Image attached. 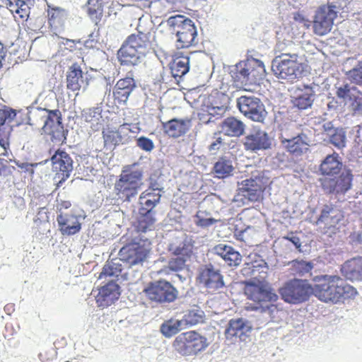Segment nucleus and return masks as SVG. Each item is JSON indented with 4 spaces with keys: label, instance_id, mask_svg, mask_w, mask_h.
Wrapping results in <instances>:
<instances>
[{
    "label": "nucleus",
    "instance_id": "09e8293b",
    "mask_svg": "<svg viewBox=\"0 0 362 362\" xmlns=\"http://www.w3.org/2000/svg\"><path fill=\"white\" fill-rule=\"evenodd\" d=\"M313 267V264L310 262L297 259L291 262V270L295 275L303 276L310 272Z\"/></svg>",
    "mask_w": 362,
    "mask_h": 362
},
{
    "label": "nucleus",
    "instance_id": "7ed1b4c3",
    "mask_svg": "<svg viewBox=\"0 0 362 362\" xmlns=\"http://www.w3.org/2000/svg\"><path fill=\"white\" fill-rule=\"evenodd\" d=\"M144 171L136 163L124 165L114 184V194L122 202H130L136 197L144 182Z\"/></svg>",
    "mask_w": 362,
    "mask_h": 362
},
{
    "label": "nucleus",
    "instance_id": "4be33fe9",
    "mask_svg": "<svg viewBox=\"0 0 362 362\" xmlns=\"http://www.w3.org/2000/svg\"><path fill=\"white\" fill-rule=\"evenodd\" d=\"M129 76L118 80L113 88L114 100L119 105H126L129 95L136 87L133 74L129 72Z\"/></svg>",
    "mask_w": 362,
    "mask_h": 362
},
{
    "label": "nucleus",
    "instance_id": "49530a36",
    "mask_svg": "<svg viewBox=\"0 0 362 362\" xmlns=\"http://www.w3.org/2000/svg\"><path fill=\"white\" fill-rule=\"evenodd\" d=\"M233 170L230 162L224 159L217 161L213 168L214 173L218 178H225L229 176Z\"/></svg>",
    "mask_w": 362,
    "mask_h": 362
},
{
    "label": "nucleus",
    "instance_id": "3c124183",
    "mask_svg": "<svg viewBox=\"0 0 362 362\" xmlns=\"http://www.w3.org/2000/svg\"><path fill=\"white\" fill-rule=\"evenodd\" d=\"M82 117L86 122L98 123L102 119V110L100 107H92L83 110Z\"/></svg>",
    "mask_w": 362,
    "mask_h": 362
},
{
    "label": "nucleus",
    "instance_id": "2f4dec72",
    "mask_svg": "<svg viewBox=\"0 0 362 362\" xmlns=\"http://www.w3.org/2000/svg\"><path fill=\"white\" fill-rule=\"evenodd\" d=\"M305 135L299 134L292 139H281V142L286 151L295 156H299L308 151Z\"/></svg>",
    "mask_w": 362,
    "mask_h": 362
},
{
    "label": "nucleus",
    "instance_id": "774afa93",
    "mask_svg": "<svg viewBox=\"0 0 362 362\" xmlns=\"http://www.w3.org/2000/svg\"><path fill=\"white\" fill-rule=\"evenodd\" d=\"M43 213L45 214V217L43 218L47 220V216L46 215V209L45 208H42V210L40 211V215H41Z\"/></svg>",
    "mask_w": 362,
    "mask_h": 362
},
{
    "label": "nucleus",
    "instance_id": "ddd939ff",
    "mask_svg": "<svg viewBox=\"0 0 362 362\" xmlns=\"http://www.w3.org/2000/svg\"><path fill=\"white\" fill-rule=\"evenodd\" d=\"M240 112L248 119L263 122L267 112L261 100L255 96L242 95L237 99Z\"/></svg>",
    "mask_w": 362,
    "mask_h": 362
},
{
    "label": "nucleus",
    "instance_id": "e433bc0d",
    "mask_svg": "<svg viewBox=\"0 0 362 362\" xmlns=\"http://www.w3.org/2000/svg\"><path fill=\"white\" fill-rule=\"evenodd\" d=\"M244 123L235 117H228L221 124V132L229 136L238 137L244 134Z\"/></svg>",
    "mask_w": 362,
    "mask_h": 362
},
{
    "label": "nucleus",
    "instance_id": "58836bf2",
    "mask_svg": "<svg viewBox=\"0 0 362 362\" xmlns=\"http://www.w3.org/2000/svg\"><path fill=\"white\" fill-rule=\"evenodd\" d=\"M83 83V71L76 64L70 66L66 74V87L71 91L79 90Z\"/></svg>",
    "mask_w": 362,
    "mask_h": 362
},
{
    "label": "nucleus",
    "instance_id": "052dcab7",
    "mask_svg": "<svg viewBox=\"0 0 362 362\" xmlns=\"http://www.w3.org/2000/svg\"><path fill=\"white\" fill-rule=\"evenodd\" d=\"M254 264L252 262L245 263L241 270L243 275H251L254 272Z\"/></svg>",
    "mask_w": 362,
    "mask_h": 362
},
{
    "label": "nucleus",
    "instance_id": "69168bd1",
    "mask_svg": "<svg viewBox=\"0 0 362 362\" xmlns=\"http://www.w3.org/2000/svg\"><path fill=\"white\" fill-rule=\"evenodd\" d=\"M6 54V48L4 45V44L0 42V69L2 68L3 61L4 60Z\"/></svg>",
    "mask_w": 362,
    "mask_h": 362
},
{
    "label": "nucleus",
    "instance_id": "473e14b6",
    "mask_svg": "<svg viewBox=\"0 0 362 362\" xmlns=\"http://www.w3.org/2000/svg\"><path fill=\"white\" fill-rule=\"evenodd\" d=\"M342 168L338 153L328 155L320 165V171L324 177H333L338 175Z\"/></svg>",
    "mask_w": 362,
    "mask_h": 362
},
{
    "label": "nucleus",
    "instance_id": "1a4fd4ad",
    "mask_svg": "<svg viewBox=\"0 0 362 362\" xmlns=\"http://www.w3.org/2000/svg\"><path fill=\"white\" fill-rule=\"evenodd\" d=\"M170 23L174 25L178 48H188L197 43V31L192 20L183 16H176L170 18Z\"/></svg>",
    "mask_w": 362,
    "mask_h": 362
},
{
    "label": "nucleus",
    "instance_id": "a211bd4d",
    "mask_svg": "<svg viewBox=\"0 0 362 362\" xmlns=\"http://www.w3.org/2000/svg\"><path fill=\"white\" fill-rule=\"evenodd\" d=\"M16 110L8 106L0 109V146L7 150L10 146V136L13 131L11 122L16 119Z\"/></svg>",
    "mask_w": 362,
    "mask_h": 362
},
{
    "label": "nucleus",
    "instance_id": "7c9ffc66",
    "mask_svg": "<svg viewBox=\"0 0 362 362\" xmlns=\"http://www.w3.org/2000/svg\"><path fill=\"white\" fill-rule=\"evenodd\" d=\"M57 221L62 235H72L78 233L81 228L78 217L74 214L61 213L57 216Z\"/></svg>",
    "mask_w": 362,
    "mask_h": 362
},
{
    "label": "nucleus",
    "instance_id": "bb28decb",
    "mask_svg": "<svg viewBox=\"0 0 362 362\" xmlns=\"http://www.w3.org/2000/svg\"><path fill=\"white\" fill-rule=\"evenodd\" d=\"M144 57L140 52L127 40L117 52V58L122 65H138Z\"/></svg>",
    "mask_w": 362,
    "mask_h": 362
},
{
    "label": "nucleus",
    "instance_id": "a878e982",
    "mask_svg": "<svg viewBox=\"0 0 362 362\" xmlns=\"http://www.w3.org/2000/svg\"><path fill=\"white\" fill-rule=\"evenodd\" d=\"M192 127V120L188 118H174L168 122H162L165 134L173 138H178L185 135Z\"/></svg>",
    "mask_w": 362,
    "mask_h": 362
},
{
    "label": "nucleus",
    "instance_id": "39448f33",
    "mask_svg": "<svg viewBox=\"0 0 362 362\" xmlns=\"http://www.w3.org/2000/svg\"><path fill=\"white\" fill-rule=\"evenodd\" d=\"M122 238H125L126 243L119 251V259L129 267L143 264L149 257L151 240L147 237L129 236L128 234Z\"/></svg>",
    "mask_w": 362,
    "mask_h": 362
},
{
    "label": "nucleus",
    "instance_id": "6e6552de",
    "mask_svg": "<svg viewBox=\"0 0 362 362\" xmlns=\"http://www.w3.org/2000/svg\"><path fill=\"white\" fill-rule=\"evenodd\" d=\"M207 346L206 337L195 331L183 332L175 337L173 348L183 356L197 355Z\"/></svg>",
    "mask_w": 362,
    "mask_h": 362
},
{
    "label": "nucleus",
    "instance_id": "9b49d317",
    "mask_svg": "<svg viewBox=\"0 0 362 362\" xmlns=\"http://www.w3.org/2000/svg\"><path fill=\"white\" fill-rule=\"evenodd\" d=\"M337 17V11L334 5L327 4L320 6L315 11L313 21V33L318 36L328 34Z\"/></svg>",
    "mask_w": 362,
    "mask_h": 362
},
{
    "label": "nucleus",
    "instance_id": "79ce46f5",
    "mask_svg": "<svg viewBox=\"0 0 362 362\" xmlns=\"http://www.w3.org/2000/svg\"><path fill=\"white\" fill-rule=\"evenodd\" d=\"M105 0H88L87 3L88 14L95 24H98L103 16Z\"/></svg>",
    "mask_w": 362,
    "mask_h": 362
},
{
    "label": "nucleus",
    "instance_id": "c85d7f7f",
    "mask_svg": "<svg viewBox=\"0 0 362 362\" xmlns=\"http://www.w3.org/2000/svg\"><path fill=\"white\" fill-rule=\"evenodd\" d=\"M47 13V23L51 30L54 33L62 30L68 19L67 11L59 7L48 6Z\"/></svg>",
    "mask_w": 362,
    "mask_h": 362
},
{
    "label": "nucleus",
    "instance_id": "c9c22d12",
    "mask_svg": "<svg viewBox=\"0 0 362 362\" xmlns=\"http://www.w3.org/2000/svg\"><path fill=\"white\" fill-rule=\"evenodd\" d=\"M251 329V326L243 318L231 319L228 322L225 334L227 339H231L234 337L241 338Z\"/></svg>",
    "mask_w": 362,
    "mask_h": 362
},
{
    "label": "nucleus",
    "instance_id": "680f3d73",
    "mask_svg": "<svg viewBox=\"0 0 362 362\" xmlns=\"http://www.w3.org/2000/svg\"><path fill=\"white\" fill-rule=\"evenodd\" d=\"M284 239L285 240H287L290 242H291L297 249H300V247H301V243H300V238L298 237H296V236H293V237H288V236H284L283 237Z\"/></svg>",
    "mask_w": 362,
    "mask_h": 362
},
{
    "label": "nucleus",
    "instance_id": "b1692460",
    "mask_svg": "<svg viewBox=\"0 0 362 362\" xmlns=\"http://www.w3.org/2000/svg\"><path fill=\"white\" fill-rule=\"evenodd\" d=\"M119 295L118 284L110 281L99 288L95 300L99 307H108L119 298Z\"/></svg>",
    "mask_w": 362,
    "mask_h": 362
},
{
    "label": "nucleus",
    "instance_id": "20e7f679",
    "mask_svg": "<svg viewBox=\"0 0 362 362\" xmlns=\"http://www.w3.org/2000/svg\"><path fill=\"white\" fill-rule=\"evenodd\" d=\"M294 43L290 42L287 46L279 44L277 51L280 54L276 56L272 62V71L279 78L294 80L302 76L304 71V64L300 62V57L297 53H291V47Z\"/></svg>",
    "mask_w": 362,
    "mask_h": 362
},
{
    "label": "nucleus",
    "instance_id": "cd10ccee",
    "mask_svg": "<svg viewBox=\"0 0 362 362\" xmlns=\"http://www.w3.org/2000/svg\"><path fill=\"white\" fill-rule=\"evenodd\" d=\"M215 255L221 257L228 267H237L242 262V256L232 246L220 243L213 248Z\"/></svg>",
    "mask_w": 362,
    "mask_h": 362
},
{
    "label": "nucleus",
    "instance_id": "e2e57ef3",
    "mask_svg": "<svg viewBox=\"0 0 362 362\" xmlns=\"http://www.w3.org/2000/svg\"><path fill=\"white\" fill-rule=\"evenodd\" d=\"M221 144L222 139L221 137H217L216 140L210 144L209 147V151H213L218 150Z\"/></svg>",
    "mask_w": 362,
    "mask_h": 362
},
{
    "label": "nucleus",
    "instance_id": "8fccbe9b",
    "mask_svg": "<svg viewBox=\"0 0 362 362\" xmlns=\"http://www.w3.org/2000/svg\"><path fill=\"white\" fill-rule=\"evenodd\" d=\"M205 315L204 311L199 309H192L185 315L184 320L186 324L195 325L204 321Z\"/></svg>",
    "mask_w": 362,
    "mask_h": 362
},
{
    "label": "nucleus",
    "instance_id": "ea45409f",
    "mask_svg": "<svg viewBox=\"0 0 362 362\" xmlns=\"http://www.w3.org/2000/svg\"><path fill=\"white\" fill-rule=\"evenodd\" d=\"M322 127L323 131L329 136V141L332 144L339 148L345 146L346 133L342 129L334 128L332 122L324 124Z\"/></svg>",
    "mask_w": 362,
    "mask_h": 362
},
{
    "label": "nucleus",
    "instance_id": "f3484780",
    "mask_svg": "<svg viewBox=\"0 0 362 362\" xmlns=\"http://www.w3.org/2000/svg\"><path fill=\"white\" fill-rule=\"evenodd\" d=\"M156 222V211L139 207L138 216L133 223V230L129 235L146 237V233L152 231Z\"/></svg>",
    "mask_w": 362,
    "mask_h": 362
},
{
    "label": "nucleus",
    "instance_id": "6e6d98bb",
    "mask_svg": "<svg viewBox=\"0 0 362 362\" xmlns=\"http://www.w3.org/2000/svg\"><path fill=\"white\" fill-rule=\"evenodd\" d=\"M251 230L250 227H247L245 228L244 230H235L234 236L235 237L236 240H240L244 242L245 243L249 244L250 243V235H249V230Z\"/></svg>",
    "mask_w": 362,
    "mask_h": 362
},
{
    "label": "nucleus",
    "instance_id": "338daca9",
    "mask_svg": "<svg viewBox=\"0 0 362 362\" xmlns=\"http://www.w3.org/2000/svg\"><path fill=\"white\" fill-rule=\"evenodd\" d=\"M6 165L4 163V160L0 158V175L5 171Z\"/></svg>",
    "mask_w": 362,
    "mask_h": 362
},
{
    "label": "nucleus",
    "instance_id": "f03ea898",
    "mask_svg": "<svg viewBox=\"0 0 362 362\" xmlns=\"http://www.w3.org/2000/svg\"><path fill=\"white\" fill-rule=\"evenodd\" d=\"M315 282L313 293L325 303H337L342 299L354 298L358 294L354 286L344 282L337 275L317 276Z\"/></svg>",
    "mask_w": 362,
    "mask_h": 362
},
{
    "label": "nucleus",
    "instance_id": "5fc2aeb1",
    "mask_svg": "<svg viewBox=\"0 0 362 362\" xmlns=\"http://www.w3.org/2000/svg\"><path fill=\"white\" fill-rule=\"evenodd\" d=\"M137 146L146 151H151L154 148L152 140L145 136H141L137 139Z\"/></svg>",
    "mask_w": 362,
    "mask_h": 362
},
{
    "label": "nucleus",
    "instance_id": "864d4df0",
    "mask_svg": "<svg viewBox=\"0 0 362 362\" xmlns=\"http://www.w3.org/2000/svg\"><path fill=\"white\" fill-rule=\"evenodd\" d=\"M187 259L185 257H175L169 259L167 269L171 272H180L182 271L185 267Z\"/></svg>",
    "mask_w": 362,
    "mask_h": 362
},
{
    "label": "nucleus",
    "instance_id": "de8ad7c7",
    "mask_svg": "<svg viewBox=\"0 0 362 362\" xmlns=\"http://www.w3.org/2000/svg\"><path fill=\"white\" fill-rule=\"evenodd\" d=\"M350 107L354 115H362V93L356 88H352L349 95Z\"/></svg>",
    "mask_w": 362,
    "mask_h": 362
},
{
    "label": "nucleus",
    "instance_id": "f257e3e1",
    "mask_svg": "<svg viewBox=\"0 0 362 362\" xmlns=\"http://www.w3.org/2000/svg\"><path fill=\"white\" fill-rule=\"evenodd\" d=\"M244 293L247 298L253 303L245 307L246 310L259 311L267 315V318L273 320L279 309L274 303L278 296L274 292L269 284L265 281L252 280L244 282Z\"/></svg>",
    "mask_w": 362,
    "mask_h": 362
},
{
    "label": "nucleus",
    "instance_id": "4c0bfd02",
    "mask_svg": "<svg viewBox=\"0 0 362 362\" xmlns=\"http://www.w3.org/2000/svg\"><path fill=\"white\" fill-rule=\"evenodd\" d=\"M172 76L175 78H181L189 70V57L177 53L170 64Z\"/></svg>",
    "mask_w": 362,
    "mask_h": 362
},
{
    "label": "nucleus",
    "instance_id": "13d9d810",
    "mask_svg": "<svg viewBox=\"0 0 362 362\" xmlns=\"http://www.w3.org/2000/svg\"><path fill=\"white\" fill-rule=\"evenodd\" d=\"M113 264H106L103 268V271L99 275V279H103L107 276H117V273L115 271Z\"/></svg>",
    "mask_w": 362,
    "mask_h": 362
},
{
    "label": "nucleus",
    "instance_id": "aec40b11",
    "mask_svg": "<svg viewBox=\"0 0 362 362\" xmlns=\"http://www.w3.org/2000/svg\"><path fill=\"white\" fill-rule=\"evenodd\" d=\"M344 218L343 211L337 206L325 204L317 218L316 225L323 224L327 229L335 228Z\"/></svg>",
    "mask_w": 362,
    "mask_h": 362
},
{
    "label": "nucleus",
    "instance_id": "f8f14e48",
    "mask_svg": "<svg viewBox=\"0 0 362 362\" xmlns=\"http://www.w3.org/2000/svg\"><path fill=\"white\" fill-rule=\"evenodd\" d=\"M269 179L263 172L257 171L252 173L249 179L241 182L240 191L243 196L250 201L257 202L262 196L263 192L269 185Z\"/></svg>",
    "mask_w": 362,
    "mask_h": 362
},
{
    "label": "nucleus",
    "instance_id": "9d476101",
    "mask_svg": "<svg viewBox=\"0 0 362 362\" xmlns=\"http://www.w3.org/2000/svg\"><path fill=\"white\" fill-rule=\"evenodd\" d=\"M312 293V286L300 279L290 280L279 289L282 299L292 304H299L308 300Z\"/></svg>",
    "mask_w": 362,
    "mask_h": 362
},
{
    "label": "nucleus",
    "instance_id": "0eeeda50",
    "mask_svg": "<svg viewBox=\"0 0 362 362\" xmlns=\"http://www.w3.org/2000/svg\"><path fill=\"white\" fill-rule=\"evenodd\" d=\"M143 293L150 302L163 304L175 301L178 291L170 282L160 279L148 283L143 289Z\"/></svg>",
    "mask_w": 362,
    "mask_h": 362
},
{
    "label": "nucleus",
    "instance_id": "a19ab883",
    "mask_svg": "<svg viewBox=\"0 0 362 362\" xmlns=\"http://www.w3.org/2000/svg\"><path fill=\"white\" fill-rule=\"evenodd\" d=\"M314 101V91L311 88H306L293 100V105L299 110L310 107Z\"/></svg>",
    "mask_w": 362,
    "mask_h": 362
},
{
    "label": "nucleus",
    "instance_id": "c756f323",
    "mask_svg": "<svg viewBox=\"0 0 362 362\" xmlns=\"http://www.w3.org/2000/svg\"><path fill=\"white\" fill-rule=\"evenodd\" d=\"M341 274L351 281H362V257L346 260L341 267Z\"/></svg>",
    "mask_w": 362,
    "mask_h": 362
},
{
    "label": "nucleus",
    "instance_id": "37998d69",
    "mask_svg": "<svg viewBox=\"0 0 362 362\" xmlns=\"http://www.w3.org/2000/svg\"><path fill=\"white\" fill-rule=\"evenodd\" d=\"M209 101L212 109L226 110L228 105V98L226 94L215 91L209 96Z\"/></svg>",
    "mask_w": 362,
    "mask_h": 362
},
{
    "label": "nucleus",
    "instance_id": "a18cd8bd",
    "mask_svg": "<svg viewBox=\"0 0 362 362\" xmlns=\"http://www.w3.org/2000/svg\"><path fill=\"white\" fill-rule=\"evenodd\" d=\"M182 325V320L170 319L163 322L160 327V332L166 337H170L177 334Z\"/></svg>",
    "mask_w": 362,
    "mask_h": 362
},
{
    "label": "nucleus",
    "instance_id": "423d86ee",
    "mask_svg": "<svg viewBox=\"0 0 362 362\" xmlns=\"http://www.w3.org/2000/svg\"><path fill=\"white\" fill-rule=\"evenodd\" d=\"M266 70L262 62L254 58L241 61L235 66L233 78L240 84H255L264 79Z\"/></svg>",
    "mask_w": 362,
    "mask_h": 362
},
{
    "label": "nucleus",
    "instance_id": "c03bdc74",
    "mask_svg": "<svg viewBox=\"0 0 362 362\" xmlns=\"http://www.w3.org/2000/svg\"><path fill=\"white\" fill-rule=\"evenodd\" d=\"M168 250L173 255L185 257V259H188L192 252L190 245L185 241H182L179 244H170Z\"/></svg>",
    "mask_w": 362,
    "mask_h": 362
},
{
    "label": "nucleus",
    "instance_id": "f704fd0d",
    "mask_svg": "<svg viewBox=\"0 0 362 362\" xmlns=\"http://www.w3.org/2000/svg\"><path fill=\"white\" fill-rule=\"evenodd\" d=\"M30 0H7L6 6L13 14L16 21L24 22L28 20L30 13L28 6Z\"/></svg>",
    "mask_w": 362,
    "mask_h": 362
},
{
    "label": "nucleus",
    "instance_id": "412c9836",
    "mask_svg": "<svg viewBox=\"0 0 362 362\" xmlns=\"http://www.w3.org/2000/svg\"><path fill=\"white\" fill-rule=\"evenodd\" d=\"M199 284L211 291H216L225 286L223 276L218 269L212 265L206 266L202 269L198 276Z\"/></svg>",
    "mask_w": 362,
    "mask_h": 362
},
{
    "label": "nucleus",
    "instance_id": "393cba45",
    "mask_svg": "<svg viewBox=\"0 0 362 362\" xmlns=\"http://www.w3.org/2000/svg\"><path fill=\"white\" fill-rule=\"evenodd\" d=\"M271 141L268 134L263 130H256L245 138L244 146L246 150L257 151L270 148Z\"/></svg>",
    "mask_w": 362,
    "mask_h": 362
},
{
    "label": "nucleus",
    "instance_id": "72a5a7b5",
    "mask_svg": "<svg viewBox=\"0 0 362 362\" xmlns=\"http://www.w3.org/2000/svg\"><path fill=\"white\" fill-rule=\"evenodd\" d=\"M160 192L159 188L148 187L139 196L140 207L153 211L160 202Z\"/></svg>",
    "mask_w": 362,
    "mask_h": 362
},
{
    "label": "nucleus",
    "instance_id": "6ab92c4d",
    "mask_svg": "<svg viewBox=\"0 0 362 362\" xmlns=\"http://www.w3.org/2000/svg\"><path fill=\"white\" fill-rule=\"evenodd\" d=\"M130 124L124 123L117 129H107L103 131L105 146H117L128 144L132 140Z\"/></svg>",
    "mask_w": 362,
    "mask_h": 362
},
{
    "label": "nucleus",
    "instance_id": "4468645a",
    "mask_svg": "<svg viewBox=\"0 0 362 362\" xmlns=\"http://www.w3.org/2000/svg\"><path fill=\"white\" fill-rule=\"evenodd\" d=\"M52 170L55 173L54 179L57 182V188L70 177L73 170V160L68 153L58 149L51 158Z\"/></svg>",
    "mask_w": 362,
    "mask_h": 362
},
{
    "label": "nucleus",
    "instance_id": "2eb2a0df",
    "mask_svg": "<svg viewBox=\"0 0 362 362\" xmlns=\"http://www.w3.org/2000/svg\"><path fill=\"white\" fill-rule=\"evenodd\" d=\"M353 175L351 171L341 172L338 176L320 178L322 188L329 194H344L352 186Z\"/></svg>",
    "mask_w": 362,
    "mask_h": 362
},
{
    "label": "nucleus",
    "instance_id": "5701e85b",
    "mask_svg": "<svg viewBox=\"0 0 362 362\" xmlns=\"http://www.w3.org/2000/svg\"><path fill=\"white\" fill-rule=\"evenodd\" d=\"M127 40L144 56L153 50L154 35L151 32H143L139 28L137 30V34L131 35Z\"/></svg>",
    "mask_w": 362,
    "mask_h": 362
},
{
    "label": "nucleus",
    "instance_id": "0e129e2a",
    "mask_svg": "<svg viewBox=\"0 0 362 362\" xmlns=\"http://www.w3.org/2000/svg\"><path fill=\"white\" fill-rule=\"evenodd\" d=\"M71 206V203L70 201L66 200H61L57 204V209L59 211H62L63 209H67L70 208Z\"/></svg>",
    "mask_w": 362,
    "mask_h": 362
},
{
    "label": "nucleus",
    "instance_id": "dca6fc26",
    "mask_svg": "<svg viewBox=\"0 0 362 362\" xmlns=\"http://www.w3.org/2000/svg\"><path fill=\"white\" fill-rule=\"evenodd\" d=\"M47 113L44 119L42 131L49 135L52 140H60L64 136V125L62 123V114L58 109L49 110L45 108Z\"/></svg>",
    "mask_w": 362,
    "mask_h": 362
},
{
    "label": "nucleus",
    "instance_id": "4d7b16f0",
    "mask_svg": "<svg viewBox=\"0 0 362 362\" xmlns=\"http://www.w3.org/2000/svg\"><path fill=\"white\" fill-rule=\"evenodd\" d=\"M352 91V88H350L349 84H345L342 86L337 88L336 95L339 98L346 99L349 98Z\"/></svg>",
    "mask_w": 362,
    "mask_h": 362
},
{
    "label": "nucleus",
    "instance_id": "bf43d9fd",
    "mask_svg": "<svg viewBox=\"0 0 362 362\" xmlns=\"http://www.w3.org/2000/svg\"><path fill=\"white\" fill-rule=\"evenodd\" d=\"M216 222L217 220L213 218H202L197 216L196 224L199 227L206 228L216 223Z\"/></svg>",
    "mask_w": 362,
    "mask_h": 362
},
{
    "label": "nucleus",
    "instance_id": "603ef678",
    "mask_svg": "<svg viewBox=\"0 0 362 362\" xmlns=\"http://www.w3.org/2000/svg\"><path fill=\"white\" fill-rule=\"evenodd\" d=\"M347 76L352 83L362 86V61L358 62L356 66L348 72Z\"/></svg>",
    "mask_w": 362,
    "mask_h": 362
}]
</instances>
